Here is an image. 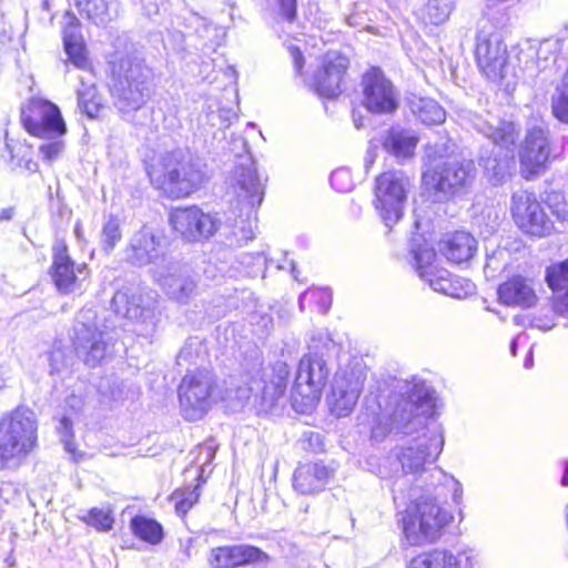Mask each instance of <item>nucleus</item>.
<instances>
[{
    "instance_id": "56",
    "label": "nucleus",
    "mask_w": 568,
    "mask_h": 568,
    "mask_svg": "<svg viewBox=\"0 0 568 568\" xmlns=\"http://www.w3.org/2000/svg\"><path fill=\"white\" fill-rule=\"evenodd\" d=\"M376 158H377L376 146H369L364 156V166H365L366 171H368L373 166V164L376 161Z\"/></svg>"
},
{
    "instance_id": "5",
    "label": "nucleus",
    "mask_w": 568,
    "mask_h": 568,
    "mask_svg": "<svg viewBox=\"0 0 568 568\" xmlns=\"http://www.w3.org/2000/svg\"><path fill=\"white\" fill-rule=\"evenodd\" d=\"M38 445V420L33 410L19 406L0 418V464L19 468Z\"/></svg>"
},
{
    "instance_id": "45",
    "label": "nucleus",
    "mask_w": 568,
    "mask_h": 568,
    "mask_svg": "<svg viewBox=\"0 0 568 568\" xmlns=\"http://www.w3.org/2000/svg\"><path fill=\"white\" fill-rule=\"evenodd\" d=\"M64 50L70 61L79 69H87L89 65L83 41L64 43Z\"/></svg>"
},
{
    "instance_id": "35",
    "label": "nucleus",
    "mask_w": 568,
    "mask_h": 568,
    "mask_svg": "<svg viewBox=\"0 0 568 568\" xmlns=\"http://www.w3.org/2000/svg\"><path fill=\"white\" fill-rule=\"evenodd\" d=\"M559 49L558 40H545L540 42L539 47L531 54H525L526 57H535L536 59V61H527L525 69L530 74L548 69L556 62Z\"/></svg>"
},
{
    "instance_id": "7",
    "label": "nucleus",
    "mask_w": 568,
    "mask_h": 568,
    "mask_svg": "<svg viewBox=\"0 0 568 568\" xmlns=\"http://www.w3.org/2000/svg\"><path fill=\"white\" fill-rule=\"evenodd\" d=\"M73 347L78 357L89 367H97L111 357L114 336L92 307L83 308L74 324Z\"/></svg>"
},
{
    "instance_id": "20",
    "label": "nucleus",
    "mask_w": 568,
    "mask_h": 568,
    "mask_svg": "<svg viewBox=\"0 0 568 568\" xmlns=\"http://www.w3.org/2000/svg\"><path fill=\"white\" fill-rule=\"evenodd\" d=\"M363 105L372 113L389 114L398 106V94L393 83L378 68L363 77Z\"/></svg>"
},
{
    "instance_id": "53",
    "label": "nucleus",
    "mask_w": 568,
    "mask_h": 568,
    "mask_svg": "<svg viewBox=\"0 0 568 568\" xmlns=\"http://www.w3.org/2000/svg\"><path fill=\"white\" fill-rule=\"evenodd\" d=\"M280 13L292 22L296 16V0H276Z\"/></svg>"
},
{
    "instance_id": "1",
    "label": "nucleus",
    "mask_w": 568,
    "mask_h": 568,
    "mask_svg": "<svg viewBox=\"0 0 568 568\" xmlns=\"http://www.w3.org/2000/svg\"><path fill=\"white\" fill-rule=\"evenodd\" d=\"M439 475L443 481L435 487V494L426 493L419 496L402 514L403 532L410 545L435 542L453 520V515L439 500L445 489L452 491L454 503L459 504L462 500V484L453 476L442 471Z\"/></svg>"
},
{
    "instance_id": "42",
    "label": "nucleus",
    "mask_w": 568,
    "mask_h": 568,
    "mask_svg": "<svg viewBox=\"0 0 568 568\" xmlns=\"http://www.w3.org/2000/svg\"><path fill=\"white\" fill-rule=\"evenodd\" d=\"M83 520L99 531H109L112 529L114 518L109 508H92Z\"/></svg>"
},
{
    "instance_id": "14",
    "label": "nucleus",
    "mask_w": 568,
    "mask_h": 568,
    "mask_svg": "<svg viewBox=\"0 0 568 568\" xmlns=\"http://www.w3.org/2000/svg\"><path fill=\"white\" fill-rule=\"evenodd\" d=\"M476 129L486 135L495 146L505 150L501 159H487L484 163L487 173H491L495 183H501L509 174L514 164V145L518 132L511 122H498L494 125L485 120L478 119Z\"/></svg>"
},
{
    "instance_id": "15",
    "label": "nucleus",
    "mask_w": 568,
    "mask_h": 568,
    "mask_svg": "<svg viewBox=\"0 0 568 568\" xmlns=\"http://www.w3.org/2000/svg\"><path fill=\"white\" fill-rule=\"evenodd\" d=\"M21 121L31 135L41 139H58L67 131L59 108L40 98L30 99L22 108Z\"/></svg>"
},
{
    "instance_id": "23",
    "label": "nucleus",
    "mask_w": 568,
    "mask_h": 568,
    "mask_svg": "<svg viewBox=\"0 0 568 568\" xmlns=\"http://www.w3.org/2000/svg\"><path fill=\"white\" fill-rule=\"evenodd\" d=\"M154 302L152 292H144L139 287L123 288L116 292L112 298L118 314L134 321H141L151 328L154 327V311L151 307Z\"/></svg>"
},
{
    "instance_id": "52",
    "label": "nucleus",
    "mask_w": 568,
    "mask_h": 568,
    "mask_svg": "<svg viewBox=\"0 0 568 568\" xmlns=\"http://www.w3.org/2000/svg\"><path fill=\"white\" fill-rule=\"evenodd\" d=\"M82 36L79 30V26L74 17H69V22L64 27L63 30V41L64 43H72L77 41H81Z\"/></svg>"
},
{
    "instance_id": "57",
    "label": "nucleus",
    "mask_w": 568,
    "mask_h": 568,
    "mask_svg": "<svg viewBox=\"0 0 568 568\" xmlns=\"http://www.w3.org/2000/svg\"><path fill=\"white\" fill-rule=\"evenodd\" d=\"M532 326L537 327L539 329H542V331H549V329H551L555 326V324H554L552 320H547L546 322L541 323L540 320L536 318L532 322Z\"/></svg>"
},
{
    "instance_id": "10",
    "label": "nucleus",
    "mask_w": 568,
    "mask_h": 568,
    "mask_svg": "<svg viewBox=\"0 0 568 568\" xmlns=\"http://www.w3.org/2000/svg\"><path fill=\"white\" fill-rule=\"evenodd\" d=\"M410 186L403 171L390 170L376 178L374 206L388 229L402 219Z\"/></svg>"
},
{
    "instance_id": "24",
    "label": "nucleus",
    "mask_w": 568,
    "mask_h": 568,
    "mask_svg": "<svg viewBox=\"0 0 568 568\" xmlns=\"http://www.w3.org/2000/svg\"><path fill=\"white\" fill-rule=\"evenodd\" d=\"M348 61L338 52L325 54L323 67L314 78L316 90L321 95L333 98L341 93V83L347 69Z\"/></svg>"
},
{
    "instance_id": "60",
    "label": "nucleus",
    "mask_w": 568,
    "mask_h": 568,
    "mask_svg": "<svg viewBox=\"0 0 568 568\" xmlns=\"http://www.w3.org/2000/svg\"><path fill=\"white\" fill-rule=\"evenodd\" d=\"M561 485L568 486V460L565 462L564 475L561 477Z\"/></svg>"
},
{
    "instance_id": "27",
    "label": "nucleus",
    "mask_w": 568,
    "mask_h": 568,
    "mask_svg": "<svg viewBox=\"0 0 568 568\" xmlns=\"http://www.w3.org/2000/svg\"><path fill=\"white\" fill-rule=\"evenodd\" d=\"M288 376V366L283 362H278L273 367L272 376L268 382L254 378L246 392L250 393V395L260 397L264 406L272 407L284 394L287 387Z\"/></svg>"
},
{
    "instance_id": "21",
    "label": "nucleus",
    "mask_w": 568,
    "mask_h": 568,
    "mask_svg": "<svg viewBox=\"0 0 568 568\" xmlns=\"http://www.w3.org/2000/svg\"><path fill=\"white\" fill-rule=\"evenodd\" d=\"M52 278L60 293H80L85 288L89 270L84 263L74 265L64 244H55L53 248Z\"/></svg>"
},
{
    "instance_id": "31",
    "label": "nucleus",
    "mask_w": 568,
    "mask_h": 568,
    "mask_svg": "<svg viewBox=\"0 0 568 568\" xmlns=\"http://www.w3.org/2000/svg\"><path fill=\"white\" fill-rule=\"evenodd\" d=\"M166 295L178 302H186L195 291V281L178 266L169 268L168 274L158 278Z\"/></svg>"
},
{
    "instance_id": "63",
    "label": "nucleus",
    "mask_w": 568,
    "mask_h": 568,
    "mask_svg": "<svg viewBox=\"0 0 568 568\" xmlns=\"http://www.w3.org/2000/svg\"><path fill=\"white\" fill-rule=\"evenodd\" d=\"M36 168H37V163H34V162H28L27 163V169L28 170L33 171V170H36Z\"/></svg>"
},
{
    "instance_id": "3",
    "label": "nucleus",
    "mask_w": 568,
    "mask_h": 568,
    "mask_svg": "<svg viewBox=\"0 0 568 568\" xmlns=\"http://www.w3.org/2000/svg\"><path fill=\"white\" fill-rule=\"evenodd\" d=\"M406 399L400 402L392 416H378L372 427V438L383 440L393 432L414 435L425 416L434 413V398L422 379L405 382Z\"/></svg>"
},
{
    "instance_id": "22",
    "label": "nucleus",
    "mask_w": 568,
    "mask_h": 568,
    "mask_svg": "<svg viewBox=\"0 0 568 568\" xmlns=\"http://www.w3.org/2000/svg\"><path fill=\"white\" fill-rule=\"evenodd\" d=\"M207 562L211 568H237L246 565L266 568L271 562V557L254 546L233 545L212 548Z\"/></svg>"
},
{
    "instance_id": "55",
    "label": "nucleus",
    "mask_w": 568,
    "mask_h": 568,
    "mask_svg": "<svg viewBox=\"0 0 568 568\" xmlns=\"http://www.w3.org/2000/svg\"><path fill=\"white\" fill-rule=\"evenodd\" d=\"M219 116L224 124V126H229L234 119H237V114L233 109H220Z\"/></svg>"
},
{
    "instance_id": "25",
    "label": "nucleus",
    "mask_w": 568,
    "mask_h": 568,
    "mask_svg": "<svg viewBox=\"0 0 568 568\" xmlns=\"http://www.w3.org/2000/svg\"><path fill=\"white\" fill-rule=\"evenodd\" d=\"M498 300L513 307L530 308L538 302L535 283L521 275H515L498 286Z\"/></svg>"
},
{
    "instance_id": "29",
    "label": "nucleus",
    "mask_w": 568,
    "mask_h": 568,
    "mask_svg": "<svg viewBox=\"0 0 568 568\" xmlns=\"http://www.w3.org/2000/svg\"><path fill=\"white\" fill-rule=\"evenodd\" d=\"M332 476V471L318 463L301 465L294 471V488L303 495L315 494L325 488Z\"/></svg>"
},
{
    "instance_id": "62",
    "label": "nucleus",
    "mask_w": 568,
    "mask_h": 568,
    "mask_svg": "<svg viewBox=\"0 0 568 568\" xmlns=\"http://www.w3.org/2000/svg\"><path fill=\"white\" fill-rule=\"evenodd\" d=\"M516 348H517V338H514L510 344V352L513 355H516Z\"/></svg>"
},
{
    "instance_id": "19",
    "label": "nucleus",
    "mask_w": 568,
    "mask_h": 568,
    "mask_svg": "<svg viewBox=\"0 0 568 568\" xmlns=\"http://www.w3.org/2000/svg\"><path fill=\"white\" fill-rule=\"evenodd\" d=\"M170 223L173 230L189 242L207 240L220 226L216 216L203 212L197 206L174 209L170 214Z\"/></svg>"
},
{
    "instance_id": "17",
    "label": "nucleus",
    "mask_w": 568,
    "mask_h": 568,
    "mask_svg": "<svg viewBox=\"0 0 568 568\" xmlns=\"http://www.w3.org/2000/svg\"><path fill=\"white\" fill-rule=\"evenodd\" d=\"M475 55L480 71L491 81L503 80L508 71L507 49L499 33L480 29L476 38Z\"/></svg>"
},
{
    "instance_id": "54",
    "label": "nucleus",
    "mask_w": 568,
    "mask_h": 568,
    "mask_svg": "<svg viewBox=\"0 0 568 568\" xmlns=\"http://www.w3.org/2000/svg\"><path fill=\"white\" fill-rule=\"evenodd\" d=\"M288 52L294 61V67H295V70L297 72H301L302 68H303V64H304V59L302 57V52H301V49L298 47H295V45H288Z\"/></svg>"
},
{
    "instance_id": "30",
    "label": "nucleus",
    "mask_w": 568,
    "mask_h": 568,
    "mask_svg": "<svg viewBox=\"0 0 568 568\" xmlns=\"http://www.w3.org/2000/svg\"><path fill=\"white\" fill-rule=\"evenodd\" d=\"M438 250L447 261L462 264L475 255L477 242L469 233L460 231L443 237L438 243Z\"/></svg>"
},
{
    "instance_id": "12",
    "label": "nucleus",
    "mask_w": 568,
    "mask_h": 568,
    "mask_svg": "<svg viewBox=\"0 0 568 568\" xmlns=\"http://www.w3.org/2000/svg\"><path fill=\"white\" fill-rule=\"evenodd\" d=\"M215 378L207 369L187 373L179 387L182 415L187 420L201 419L211 406Z\"/></svg>"
},
{
    "instance_id": "41",
    "label": "nucleus",
    "mask_w": 568,
    "mask_h": 568,
    "mask_svg": "<svg viewBox=\"0 0 568 568\" xmlns=\"http://www.w3.org/2000/svg\"><path fill=\"white\" fill-rule=\"evenodd\" d=\"M122 232L120 220L114 215H109L101 231V243L105 252H111L121 241Z\"/></svg>"
},
{
    "instance_id": "34",
    "label": "nucleus",
    "mask_w": 568,
    "mask_h": 568,
    "mask_svg": "<svg viewBox=\"0 0 568 568\" xmlns=\"http://www.w3.org/2000/svg\"><path fill=\"white\" fill-rule=\"evenodd\" d=\"M412 113L424 124H440L446 119L445 110L433 99L413 97L408 101Z\"/></svg>"
},
{
    "instance_id": "36",
    "label": "nucleus",
    "mask_w": 568,
    "mask_h": 568,
    "mask_svg": "<svg viewBox=\"0 0 568 568\" xmlns=\"http://www.w3.org/2000/svg\"><path fill=\"white\" fill-rule=\"evenodd\" d=\"M409 568H460V561L450 551L435 549L415 557Z\"/></svg>"
},
{
    "instance_id": "16",
    "label": "nucleus",
    "mask_w": 568,
    "mask_h": 568,
    "mask_svg": "<svg viewBox=\"0 0 568 568\" xmlns=\"http://www.w3.org/2000/svg\"><path fill=\"white\" fill-rule=\"evenodd\" d=\"M511 214L517 226L532 237L548 236L554 230L552 221L532 192L518 191L513 194Z\"/></svg>"
},
{
    "instance_id": "9",
    "label": "nucleus",
    "mask_w": 568,
    "mask_h": 568,
    "mask_svg": "<svg viewBox=\"0 0 568 568\" xmlns=\"http://www.w3.org/2000/svg\"><path fill=\"white\" fill-rule=\"evenodd\" d=\"M329 374L325 354L318 352L316 345H311L308 353L298 362L292 388V404L297 412L307 413L316 406Z\"/></svg>"
},
{
    "instance_id": "32",
    "label": "nucleus",
    "mask_w": 568,
    "mask_h": 568,
    "mask_svg": "<svg viewBox=\"0 0 568 568\" xmlns=\"http://www.w3.org/2000/svg\"><path fill=\"white\" fill-rule=\"evenodd\" d=\"M418 138L409 130L402 128L389 129L382 141L384 150L403 162L414 156Z\"/></svg>"
},
{
    "instance_id": "47",
    "label": "nucleus",
    "mask_w": 568,
    "mask_h": 568,
    "mask_svg": "<svg viewBox=\"0 0 568 568\" xmlns=\"http://www.w3.org/2000/svg\"><path fill=\"white\" fill-rule=\"evenodd\" d=\"M199 493L197 488H194L191 491L186 493H180L175 491L173 494V498L175 500V509L179 514L185 515L191 507L199 499Z\"/></svg>"
},
{
    "instance_id": "58",
    "label": "nucleus",
    "mask_w": 568,
    "mask_h": 568,
    "mask_svg": "<svg viewBox=\"0 0 568 568\" xmlns=\"http://www.w3.org/2000/svg\"><path fill=\"white\" fill-rule=\"evenodd\" d=\"M200 449L202 453H204L206 455L207 462H210L214 457V450H213L212 446L204 445Z\"/></svg>"
},
{
    "instance_id": "11",
    "label": "nucleus",
    "mask_w": 568,
    "mask_h": 568,
    "mask_svg": "<svg viewBox=\"0 0 568 568\" xmlns=\"http://www.w3.org/2000/svg\"><path fill=\"white\" fill-rule=\"evenodd\" d=\"M366 376V366L359 361L341 367L336 372L332 392L327 397L332 414L336 417H345L352 413L362 393Z\"/></svg>"
},
{
    "instance_id": "8",
    "label": "nucleus",
    "mask_w": 568,
    "mask_h": 568,
    "mask_svg": "<svg viewBox=\"0 0 568 568\" xmlns=\"http://www.w3.org/2000/svg\"><path fill=\"white\" fill-rule=\"evenodd\" d=\"M231 187L236 196L237 206L241 215L246 219H241L240 225H235L233 235L237 244L242 245L254 239V229L251 216L256 206L263 201L264 186L261 178L257 174L255 162L245 156L235 168Z\"/></svg>"
},
{
    "instance_id": "49",
    "label": "nucleus",
    "mask_w": 568,
    "mask_h": 568,
    "mask_svg": "<svg viewBox=\"0 0 568 568\" xmlns=\"http://www.w3.org/2000/svg\"><path fill=\"white\" fill-rule=\"evenodd\" d=\"M57 432L59 433L60 439L64 444L65 449L71 450L73 432L72 422L69 417L63 416L59 419Z\"/></svg>"
},
{
    "instance_id": "46",
    "label": "nucleus",
    "mask_w": 568,
    "mask_h": 568,
    "mask_svg": "<svg viewBox=\"0 0 568 568\" xmlns=\"http://www.w3.org/2000/svg\"><path fill=\"white\" fill-rule=\"evenodd\" d=\"M548 206L559 221L568 220V202L559 192H552L547 197Z\"/></svg>"
},
{
    "instance_id": "61",
    "label": "nucleus",
    "mask_w": 568,
    "mask_h": 568,
    "mask_svg": "<svg viewBox=\"0 0 568 568\" xmlns=\"http://www.w3.org/2000/svg\"><path fill=\"white\" fill-rule=\"evenodd\" d=\"M524 366L526 368H530L532 366V355H531V352H529L528 357L525 359Z\"/></svg>"
},
{
    "instance_id": "28",
    "label": "nucleus",
    "mask_w": 568,
    "mask_h": 568,
    "mask_svg": "<svg viewBox=\"0 0 568 568\" xmlns=\"http://www.w3.org/2000/svg\"><path fill=\"white\" fill-rule=\"evenodd\" d=\"M161 255L160 237L146 227L141 229L132 236L126 250L128 260L140 266L155 263Z\"/></svg>"
},
{
    "instance_id": "39",
    "label": "nucleus",
    "mask_w": 568,
    "mask_h": 568,
    "mask_svg": "<svg viewBox=\"0 0 568 568\" xmlns=\"http://www.w3.org/2000/svg\"><path fill=\"white\" fill-rule=\"evenodd\" d=\"M554 115L561 122L568 123V70L565 72L551 99Z\"/></svg>"
},
{
    "instance_id": "26",
    "label": "nucleus",
    "mask_w": 568,
    "mask_h": 568,
    "mask_svg": "<svg viewBox=\"0 0 568 568\" xmlns=\"http://www.w3.org/2000/svg\"><path fill=\"white\" fill-rule=\"evenodd\" d=\"M437 176L439 191L456 194L470 186L475 168L471 161L448 160L440 166Z\"/></svg>"
},
{
    "instance_id": "59",
    "label": "nucleus",
    "mask_w": 568,
    "mask_h": 568,
    "mask_svg": "<svg viewBox=\"0 0 568 568\" xmlns=\"http://www.w3.org/2000/svg\"><path fill=\"white\" fill-rule=\"evenodd\" d=\"M12 217V209H2L0 211V221L10 220Z\"/></svg>"
},
{
    "instance_id": "44",
    "label": "nucleus",
    "mask_w": 568,
    "mask_h": 568,
    "mask_svg": "<svg viewBox=\"0 0 568 568\" xmlns=\"http://www.w3.org/2000/svg\"><path fill=\"white\" fill-rule=\"evenodd\" d=\"M306 300L315 302L318 312L326 313L332 304V293L328 288H315L303 293L298 298L301 310H304V302Z\"/></svg>"
},
{
    "instance_id": "51",
    "label": "nucleus",
    "mask_w": 568,
    "mask_h": 568,
    "mask_svg": "<svg viewBox=\"0 0 568 568\" xmlns=\"http://www.w3.org/2000/svg\"><path fill=\"white\" fill-rule=\"evenodd\" d=\"M51 373H60L68 367L69 361L63 349L54 348L49 355Z\"/></svg>"
},
{
    "instance_id": "6",
    "label": "nucleus",
    "mask_w": 568,
    "mask_h": 568,
    "mask_svg": "<svg viewBox=\"0 0 568 568\" xmlns=\"http://www.w3.org/2000/svg\"><path fill=\"white\" fill-rule=\"evenodd\" d=\"M112 72L114 106L125 119H130L150 99L151 71L138 58L125 57L113 62Z\"/></svg>"
},
{
    "instance_id": "64",
    "label": "nucleus",
    "mask_w": 568,
    "mask_h": 568,
    "mask_svg": "<svg viewBox=\"0 0 568 568\" xmlns=\"http://www.w3.org/2000/svg\"><path fill=\"white\" fill-rule=\"evenodd\" d=\"M292 275L294 276L295 280H298L296 267H295V265L293 263H292Z\"/></svg>"
},
{
    "instance_id": "40",
    "label": "nucleus",
    "mask_w": 568,
    "mask_h": 568,
    "mask_svg": "<svg viewBox=\"0 0 568 568\" xmlns=\"http://www.w3.org/2000/svg\"><path fill=\"white\" fill-rule=\"evenodd\" d=\"M78 6L88 19L98 26L105 24L111 19L105 0H78Z\"/></svg>"
},
{
    "instance_id": "18",
    "label": "nucleus",
    "mask_w": 568,
    "mask_h": 568,
    "mask_svg": "<svg viewBox=\"0 0 568 568\" xmlns=\"http://www.w3.org/2000/svg\"><path fill=\"white\" fill-rule=\"evenodd\" d=\"M558 155L551 146L548 132L542 126L528 130L519 150L521 173L526 179L540 174Z\"/></svg>"
},
{
    "instance_id": "37",
    "label": "nucleus",
    "mask_w": 568,
    "mask_h": 568,
    "mask_svg": "<svg viewBox=\"0 0 568 568\" xmlns=\"http://www.w3.org/2000/svg\"><path fill=\"white\" fill-rule=\"evenodd\" d=\"M81 87L78 89V104L79 108L89 118H95L101 108V99L98 95L97 88L91 79H80Z\"/></svg>"
},
{
    "instance_id": "2",
    "label": "nucleus",
    "mask_w": 568,
    "mask_h": 568,
    "mask_svg": "<svg viewBox=\"0 0 568 568\" xmlns=\"http://www.w3.org/2000/svg\"><path fill=\"white\" fill-rule=\"evenodd\" d=\"M151 182L171 197L191 195L207 181L205 165L189 150L163 154L150 172Z\"/></svg>"
},
{
    "instance_id": "33",
    "label": "nucleus",
    "mask_w": 568,
    "mask_h": 568,
    "mask_svg": "<svg viewBox=\"0 0 568 568\" xmlns=\"http://www.w3.org/2000/svg\"><path fill=\"white\" fill-rule=\"evenodd\" d=\"M546 280L549 287L558 294L555 310L564 313L568 310V260L548 268Z\"/></svg>"
},
{
    "instance_id": "48",
    "label": "nucleus",
    "mask_w": 568,
    "mask_h": 568,
    "mask_svg": "<svg viewBox=\"0 0 568 568\" xmlns=\"http://www.w3.org/2000/svg\"><path fill=\"white\" fill-rule=\"evenodd\" d=\"M331 184L338 192H347L353 187L351 174L346 169L335 170L331 174Z\"/></svg>"
},
{
    "instance_id": "50",
    "label": "nucleus",
    "mask_w": 568,
    "mask_h": 568,
    "mask_svg": "<svg viewBox=\"0 0 568 568\" xmlns=\"http://www.w3.org/2000/svg\"><path fill=\"white\" fill-rule=\"evenodd\" d=\"M53 140L54 141L44 143L40 146V153L42 158L49 162L55 160L64 149V144L62 141L55 139Z\"/></svg>"
},
{
    "instance_id": "38",
    "label": "nucleus",
    "mask_w": 568,
    "mask_h": 568,
    "mask_svg": "<svg viewBox=\"0 0 568 568\" xmlns=\"http://www.w3.org/2000/svg\"><path fill=\"white\" fill-rule=\"evenodd\" d=\"M133 534L150 544H158L162 539V527L153 519L136 516L131 520Z\"/></svg>"
},
{
    "instance_id": "43",
    "label": "nucleus",
    "mask_w": 568,
    "mask_h": 568,
    "mask_svg": "<svg viewBox=\"0 0 568 568\" xmlns=\"http://www.w3.org/2000/svg\"><path fill=\"white\" fill-rule=\"evenodd\" d=\"M426 16L434 24L445 22L452 11V0H428L426 4Z\"/></svg>"
},
{
    "instance_id": "13",
    "label": "nucleus",
    "mask_w": 568,
    "mask_h": 568,
    "mask_svg": "<svg viewBox=\"0 0 568 568\" xmlns=\"http://www.w3.org/2000/svg\"><path fill=\"white\" fill-rule=\"evenodd\" d=\"M416 268L420 278L435 291L445 295L462 298L473 293L474 285L467 280L453 276L448 271L439 268L434 248L424 245L414 250Z\"/></svg>"
},
{
    "instance_id": "4",
    "label": "nucleus",
    "mask_w": 568,
    "mask_h": 568,
    "mask_svg": "<svg viewBox=\"0 0 568 568\" xmlns=\"http://www.w3.org/2000/svg\"><path fill=\"white\" fill-rule=\"evenodd\" d=\"M429 417L425 416L423 424L417 426L414 432L416 436L394 448L392 456L396 462V469L390 473L379 468L381 477H395L399 474L418 476L426 469V465L435 463L443 450L444 437L438 425L427 423Z\"/></svg>"
}]
</instances>
